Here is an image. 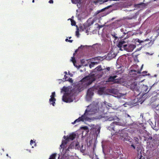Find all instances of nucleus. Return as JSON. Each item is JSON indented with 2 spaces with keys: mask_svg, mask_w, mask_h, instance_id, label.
Wrapping results in <instances>:
<instances>
[{
  "mask_svg": "<svg viewBox=\"0 0 159 159\" xmlns=\"http://www.w3.org/2000/svg\"><path fill=\"white\" fill-rule=\"evenodd\" d=\"M97 111V110L95 109L94 110L93 112L91 113V112H92V111H91V109H90L89 110L86 109L84 115H82L81 117H79L78 119H76L72 123L75 124L76 122H79L81 121H84V120H88V117L86 116L87 115L94 114L96 113Z\"/></svg>",
  "mask_w": 159,
  "mask_h": 159,
  "instance_id": "20e7f679",
  "label": "nucleus"
},
{
  "mask_svg": "<svg viewBox=\"0 0 159 159\" xmlns=\"http://www.w3.org/2000/svg\"><path fill=\"white\" fill-rule=\"evenodd\" d=\"M62 100L63 101L66 102H70L73 101V99L70 97L65 95L63 96Z\"/></svg>",
  "mask_w": 159,
  "mask_h": 159,
  "instance_id": "f8f14e48",
  "label": "nucleus"
},
{
  "mask_svg": "<svg viewBox=\"0 0 159 159\" xmlns=\"http://www.w3.org/2000/svg\"><path fill=\"white\" fill-rule=\"evenodd\" d=\"M113 5V4H112V5H110L109 6H108L107 7H106V8L107 9L109 8L110 7H112Z\"/></svg>",
  "mask_w": 159,
  "mask_h": 159,
  "instance_id": "c9c22d12",
  "label": "nucleus"
},
{
  "mask_svg": "<svg viewBox=\"0 0 159 159\" xmlns=\"http://www.w3.org/2000/svg\"><path fill=\"white\" fill-rule=\"evenodd\" d=\"M113 5V4H112V5H110L109 6H108L107 7H106V8L107 9L109 8L110 7H112Z\"/></svg>",
  "mask_w": 159,
  "mask_h": 159,
  "instance_id": "e433bc0d",
  "label": "nucleus"
},
{
  "mask_svg": "<svg viewBox=\"0 0 159 159\" xmlns=\"http://www.w3.org/2000/svg\"><path fill=\"white\" fill-rule=\"evenodd\" d=\"M93 23V21H92L91 22H89V20L88 21L87 23L86 24H85L83 25L84 28L82 30H84H84L87 29V28L91 25H92Z\"/></svg>",
  "mask_w": 159,
  "mask_h": 159,
  "instance_id": "dca6fc26",
  "label": "nucleus"
},
{
  "mask_svg": "<svg viewBox=\"0 0 159 159\" xmlns=\"http://www.w3.org/2000/svg\"><path fill=\"white\" fill-rule=\"evenodd\" d=\"M98 26H99V28H100L102 27V25H99Z\"/></svg>",
  "mask_w": 159,
  "mask_h": 159,
  "instance_id": "de8ad7c7",
  "label": "nucleus"
},
{
  "mask_svg": "<svg viewBox=\"0 0 159 159\" xmlns=\"http://www.w3.org/2000/svg\"><path fill=\"white\" fill-rule=\"evenodd\" d=\"M153 107L156 108L157 110H159V99H156L154 103L153 104Z\"/></svg>",
  "mask_w": 159,
  "mask_h": 159,
  "instance_id": "f3484780",
  "label": "nucleus"
},
{
  "mask_svg": "<svg viewBox=\"0 0 159 159\" xmlns=\"http://www.w3.org/2000/svg\"><path fill=\"white\" fill-rule=\"evenodd\" d=\"M84 47V46H83V45H81V46H80V47H79V48H80L81 47Z\"/></svg>",
  "mask_w": 159,
  "mask_h": 159,
  "instance_id": "603ef678",
  "label": "nucleus"
},
{
  "mask_svg": "<svg viewBox=\"0 0 159 159\" xmlns=\"http://www.w3.org/2000/svg\"><path fill=\"white\" fill-rule=\"evenodd\" d=\"M75 142L73 141L72 143H71L70 144L68 148L66 149V152H68L69 151H70V149H73L75 147Z\"/></svg>",
  "mask_w": 159,
  "mask_h": 159,
  "instance_id": "2eb2a0df",
  "label": "nucleus"
},
{
  "mask_svg": "<svg viewBox=\"0 0 159 159\" xmlns=\"http://www.w3.org/2000/svg\"><path fill=\"white\" fill-rule=\"evenodd\" d=\"M34 2V0H32V2L33 3V2Z\"/></svg>",
  "mask_w": 159,
  "mask_h": 159,
  "instance_id": "864d4df0",
  "label": "nucleus"
},
{
  "mask_svg": "<svg viewBox=\"0 0 159 159\" xmlns=\"http://www.w3.org/2000/svg\"><path fill=\"white\" fill-rule=\"evenodd\" d=\"M95 80L94 75H88L83 78L80 80L79 83L77 85V89L79 92H81L87 86L92 84Z\"/></svg>",
  "mask_w": 159,
  "mask_h": 159,
  "instance_id": "f257e3e1",
  "label": "nucleus"
},
{
  "mask_svg": "<svg viewBox=\"0 0 159 159\" xmlns=\"http://www.w3.org/2000/svg\"><path fill=\"white\" fill-rule=\"evenodd\" d=\"M130 88L135 93V92H137L138 95H141L143 96L148 92L147 91L148 87L144 85H141L140 86H139L137 83H134L131 84Z\"/></svg>",
  "mask_w": 159,
  "mask_h": 159,
  "instance_id": "f03ea898",
  "label": "nucleus"
},
{
  "mask_svg": "<svg viewBox=\"0 0 159 159\" xmlns=\"http://www.w3.org/2000/svg\"><path fill=\"white\" fill-rule=\"evenodd\" d=\"M134 139L135 140V142L136 143H138V141L139 140L138 139L137 137H135L134 138Z\"/></svg>",
  "mask_w": 159,
  "mask_h": 159,
  "instance_id": "2f4dec72",
  "label": "nucleus"
},
{
  "mask_svg": "<svg viewBox=\"0 0 159 159\" xmlns=\"http://www.w3.org/2000/svg\"><path fill=\"white\" fill-rule=\"evenodd\" d=\"M135 43L137 45L140 44L143 46H148V44L151 43V40L149 39H147L143 40H140L138 39H135L134 40Z\"/></svg>",
  "mask_w": 159,
  "mask_h": 159,
  "instance_id": "423d86ee",
  "label": "nucleus"
},
{
  "mask_svg": "<svg viewBox=\"0 0 159 159\" xmlns=\"http://www.w3.org/2000/svg\"><path fill=\"white\" fill-rule=\"evenodd\" d=\"M49 2L50 3H53V0H50L49 1Z\"/></svg>",
  "mask_w": 159,
  "mask_h": 159,
  "instance_id": "58836bf2",
  "label": "nucleus"
},
{
  "mask_svg": "<svg viewBox=\"0 0 159 159\" xmlns=\"http://www.w3.org/2000/svg\"><path fill=\"white\" fill-rule=\"evenodd\" d=\"M149 90H150V89H149V90L148 91H149Z\"/></svg>",
  "mask_w": 159,
  "mask_h": 159,
  "instance_id": "bf43d9fd",
  "label": "nucleus"
},
{
  "mask_svg": "<svg viewBox=\"0 0 159 159\" xmlns=\"http://www.w3.org/2000/svg\"><path fill=\"white\" fill-rule=\"evenodd\" d=\"M70 20L71 22V25L72 26H75L76 25L75 22L72 19H70Z\"/></svg>",
  "mask_w": 159,
  "mask_h": 159,
  "instance_id": "bb28decb",
  "label": "nucleus"
},
{
  "mask_svg": "<svg viewBox=\"0 0 159 159\" xmlns=\"http://www.w3.org/2000/svg\"><path fill=\"white\" fill-rule=\"evenodd\" d=\"M74 142H75V149H76V148L78 149L79 147V143L77 141H74Z\"/></svg>",
  "mask_w": 159,
  "mask_h": 159,
  "instance_id": "b1692460",
  "label": "nucleus"
},
{
  "mask_svg": "<svg viewBox=\"0 0 159 159\" xmlns=\"http://www.w3.org/2000/svg\"><path fill=\"white\" fill-rule=\"evenodd\" d=\"M95 69L99 71L103 70L101 66H98V67L95 68Z\"/></svg>",
  "mask_w": 159,
  "mask_h": 159,
  "instance_id": "393cba45",
  "label": "nucleus"
},
{
  "mask_svg": "<svg viewBox=\"0 0 159 159\" xmlns=\"http://www.w3.org/2000/svg\"><path fill=\"white\" fill-rule=\"evenodd\" d=\"M110 67H107L106 69H103V72L105 74H106L109 71H110Z\"/></svg>",
  "mask_w": 159,
  "mask_h": 159,
  "instance_id": "412c9836",
  "label": "nucleus"
},
{
  "mask_svg": "<svg viewBox=\"0 0 159 159\" xmlns=\"http://www.w3.org/2000/svg\"><path fill=\"white\" fill-rule=\"evenodd\" d=\"M83 128L84 129L86 130V129H87L88 127L87 126H84V127H83Z\"/></svg>",
  "mask_w": 159,
  "mask_h": 159,
  "instance_id": "ea45409f",
  "label": "nucleus"
},
{
  "mask_svg": "<svg viewBox=\"0 0 159 159\" xmlns=\"http://www.w3.org/2000/svg\"><path fill=\"white\" fill-rule=\"evenodd\" d=\"M63 138L65 139V140H62L61 144L60 146V147L61 148H62L63 150L66 149V148L67 147V144L69 142V140L68 139L67 136H64Z\"/></svg>",
  "mask_w": 159,
  "mask_h": 159,
  "instance_id": "0eeeda50",
  "label": "nucleus"
},
{
  "mask_svg": "<svg viewBox=\"0 0 159 159\" xmlns=\"http://www.w3.org/2000/svg\"><path fill=\"white\" fill-rule=\"evenodd\" d=\"M79 34H79V31L78 30L76 31V36H77V37H79Z\"/></svg>",
  "mask_w": 159,
  "mask_h": 159,
  "instance_id": "473e14b6",
  "label": "nucleus"
},
{
  "mask_svg": "<svg viewBox=\"0 0 159 159\" xmlns=\"http://www.w3.org/2000/svg\"><path fill=\"white\" fill-rule=\"evenodd\" d=\"M68 40L67 39H66V40H66V41H68V40Z\"/></svg>",
  "mask_w": 159,
  "mask_h": 159,
  "instance_id": "8fccbe9b",
  "label": "nucleus"
},
{
  "mask_svg": "<svg viewBox=\"0 0 159 159\" xmlns=\"http://www.w3.org/2000/svg\"><path fill=\"white\" fill-rule=\"evenodd\" d=\"M137 157L138 159H149V157H148L146 155H142L141 152L139 153H138Z\"/></svg>",
  "mask_w": 159,
  "mask_h": 159,
  "instance_id": "4468645a",
  "label": "nucleus"
},
{
  "mask_svg": "<svg viewBox=\"0 0 159 159\" xmlns=\"http://www.w3.org/2000/svg\"><path fill=\"white\" fill-rule=\"evenodd\" d=\"M114 37L115 39H117L118 37L117 36H115Z\"/></svg>",
  "mask_w": 159,
  "mask_h": 159,
  "instance_id": "49530a36",
  "label": "nucleus"
},
{
  "mask_svg": "<svg viewBox=\"0 0 159 159\" xmlns=\"http://www.w3.org/2000/svg\"><path fill=\"white\" fill-rule=\"evenodd\" d=\"M81 27H82V26H81V27H80V28H81Z\"/></svg>",
  "mask_w": 159,
  "mask_h": 159,
  "instance_id": "13d9d810",
  "label": "nucleus"
},
{
  "mask_svg": "<svg viewBox=\"0 0 159 159\" xmlns=\"http://www.w3.org/2000/svg\"><path fill=\"white\" fill-rule=\"evenodd\" d=\"M7 156H8V154H7Z\"/></svg>",
  "mask_w": 159,
  "mask_h": 159,
  "instance_id": "4d7b16f0",
  "label": "nucleus"
},
{
  "mask_svg": "<svg viewBox=\"0 0 159 159\" xmlns=\"http://www.w3.org/2000/svg\"><path fill=\"white\" fill-rule=\"evenodd\" d=\"M72 0V2L73 3H75V2H74L73 1V0Z\"/></svg>",
  "mask_w": 159,
  "mask_h": 159,
  "instance_id": "3c124183",
  "label": "nucleus"
},
{
  "mask_svg": "<svg viewBox=\"0 0 159 159\" xmlns=\"http://www.w3.org/2000/svg\"><path fill=\"white\" fill-rule=\"evenodd\" d=\"M56 154H53L51 155L49 159H55Z\"/></svg>",
  "mask_w": 159,
  "mask_h": 159,
  "instance_id": "4be33fe9",
  "label": "nucleus"
},
{
  "mask_svg": "<svg viewBox=\"0 0 159 159\" xmlns=\"http://www.w3.org/2000/svg\"><path fill=\"white\" fill-rule=\"evenodd\" d=\"M117 77V75L110 76L107 81L108 82H113L114 83H120L118 79H115Z\"/></svg>",
  "mask_w": 159,
  "mask_h": 159,
  "instance_id": "1a4fd4ad",
  "label": "nucleus"
},
{
  "mask_svg": "<svg viewBox=\"0 0 159 159\" xmlns=\"http://www.w3.org/2000/svg\"><path fill=\"white\" fill-rule=\"evenodd\" d=\"M71 38V37H69V39H70Z\"/></svg>",
  "mask_w": 159,
  "mask_h": 159,
  "instance_id": "6e6d98bb",
  "label": "nucleus"
},
{
  "mask_svg": "<svg viewBox=\"0 0 159 159\" xmlns=\"http://www.w3.org/2000/svg\"><path fill=\"white\" fill-rule=\"evenodd\" d=\"M67 81H69V82H70L71 83H72L73 82V80L72 79V78H69Z\"/></svg>",
  "mask_w": 159,
  "mask_h": 159,
  "instance_id": "7c9ffc66",
  "label": "nucleus"
},
{
  "mask_svg": "<svg viewBox=\"0 0 159 159\" xmlns=\"http://www.w3.org/2000/svg\"><path fill=\"white\" fill-rule=\"evenodd\" d=\"M71 61L73 63L74 65H75V63L76 62V61L75 60V58L74 57H72V59L71 60Z\"/></svg>",
  "mask_w": 159,
  "mask_h": 159,
  "instance_id": "c85d7f7f",
  "label": "nucleus"
},
{
  "mask_svg": "<svg viewBox=\"0 0 159 159\" xmlns=\"http://www.w3.org/2000/svg\"><path fill=\"white\" fill-rule=\"evenodd\" d=\"M131 146L134 149H135V147L133 144H132Z\"/></svg>",
  "mask_w": 159,
  "mask_h": 159,
  "instance_id": "a19ab883",
  "label": "nucleus"
},
{
  "mask_svg": "<svg viewBox=\"0 0 159 159\" xmlns=\"http://www.w3.org/2000/svg\"><path fill=\"white\" fill-rule=\"evenodd\" d=\"M148 140H152V137L151 136H149L148 138Z\"/></svg>",
  "mask_w": 159,
  "mask_h": 159,
  "instance_id": "4c0bfd02",
  "label": "nucleus"
},
{
  "mask_svg": "<svg viewBox=\"0 0 159 159\" xmlns=\"http://www.w3.org/2000/svg\"><path fill=\"white\" fill-rule=\"evenodd\" d=\"M147 73V72L146 71H144L142 72V73L143 74H145Z\"/></svg>",
  "mask_w": 159,
  "mask_h": 159,
  "instance_id": "79ce46f5",
  "label": "nucleus"
},
{
  "mask_svg": "<svg viewBox=\"0 0 159 159\" xmlns=\"http://www.w3.org/2000/svg\"><path fill=\"white\" fill-rule=\"evenodd\" d=\"M154 85H155V84H154L152 85V87H153V86H154Z\"/></svg>",
  "mask_w": 159,
  "mask_h": 159,
  "instance_id": "5fc2aeb1",
  "label": "nucleus"
},
{
  "mask_svg": "<svg viewBox=\"0 0 159 159\" xmlns=\"http://www.w3.org/2000/svg\"><path fill=\"white\" fill-rule=\"evenodd\" d=\"M125 43L126 42L125 41L123 40L121 41L118 43L117 46L119 48H120V50H123V49H122V48L124 49V45H127L125 44Z\"/></svg>",
  "mask_w": 159,
  "mask_h": 159,
  "instance_id": "9b49d317",
  "label": "nucleus"
},
{
  "mask_svg": "<svg viewBox=\"0 0 159 159\" xmlns=\"http://www.w3.org/2000/svg\"><path fill=\"white\" fill-rule=\"evenodd\" d=\"M120 0H96L94 1V3L95 4H97L98 3H99L100 4H102L104 3L107 2L108 1H119Z\"/></svg>",
  "mask_w": 159,
  "mask_h": 159,
  "instance_id": "ddd939ff",
  "label": "nucleus"
},
{
  "mask_svg": "<svg viewBox=\"0 0 159 159\" xmlns=\"http://www.w3.org/2000/svg\"><path fill=\"white\" fill-rule=\"evenodd\" d=\"M95 63L94 62H91V64H90L89 65V66L90 68L94 66V65H95Z\"/></svg>",
  "mask_w": 159,
  "mask_h": 159,
  "instance_id": "cd10ccee",
  "label": "nucleus"
},
{
  "mask_svg": "<svg viewBox=\"0 0 159 159\" xmlns=\"http://www.w3.org/2000/svg\"><path fill=\"white\" fill-rule=\"evenodd\" d=\"M76 136V134L74 133H72L71 134H70L69 136H67L68 139L69 140H73L75 138Z\"/></svg>",
  "mask_w": 159,
  "mask_h": 159,
  "instance_id": "a211bd4d",
  "label": "nucleus"
},
{
  "mask_svg": "<svg viewBox=\"0 0 159 159\" xmlns=\"http://www.w3.org/2000/svg\"><path fill=\"white\" fill-rule=\"evenodd\" d=\"M135 45L132 44L124 45V50L129 52H132L135 48Z\"/></svg>",
  "mask_w": 159,
  "mask_h": 159,
  "instance_id": "6e6552de",
  "label": "nucleus"
},
{
  "mask_svg": "<svg viewBox=\"0 0 159 159\" xmlns=\"http://www.w3.org/2000/svg\"><path fill=\"white\" fill-rule=\"evenodd\" d=\"M143 65L142 66L141 69L140 70H131L130 72L134 74L133 72H134V74H140L141 71L143 67Z\"/></svg>",
  "mask_w": 159,
  "mask_h": 159,
  "instance_id": "aec40b11",
  "label": "nucleus"
},
{
  "mask_svg": "<svg viewBox=\"0 0 159 159\" xmlns=\"http://www.w3.org/2000/svg\"><path fill=\"white\" fill-rule=\"evenodd\" d=\"M115 89H112L111 90V92L112 93H113L115 91Z\"/></svg>",
  "mask_w": 159,
  "mask_h": 159,
  "instance_id": "c03bdc74",
  "label": "nucleus"
},
{
  "mask_svg": "<svg viewBox=\"0 0 159 159\" xmlns=\"http://www.w3.org/2000/svg\"><path fill=\"white\" fill-rule=\"evenodd\" d=\"M64 73L65 74V75H66L67 74V72L66 71H65Z\"/></svg>",
  "mask_w": 159,
  "mask_h": 159,
  "instance_id": "09e8293b",
  "label": "nucleus"
},
{
  "mask_svg": "<svg viewBox=\"0 0 159 159\" xmlns=\"http://www.w3.org/2000/svg\"><path fill=\"white\" fill-rule=\"evenodd\" d=\"M100 130V128L99 127L95 131V133L97 134V135L99 133Z\"/></svg>",
  "mask_w": 159,
  "mask_h": 159,
  "instance_id": "5701e85b",
  "label": "nucleus"
},
{
  "mask_svg": "<svg viewBox=\"0 0 159 159\" xmlns=\"http://www.w3.org/2000/svg\"><path fill=\"white\" fill-rule=\"evenodd\" d=\"M121 123L118 122H113L111 123L110 125L108 127V129L110 131L113 130L116 134H122L124 131L125 129H122L120 125Z\"/></svg>",
  "mask_w": 159,
  "mask_h": 159,
  "instance_id": "7ed1b4c3",
  "label": "nucleus"
},
{
  "mask_svg": "<svg viewBox=\"0 0 159 159\" xmlns=\"http://www.w3.org/2000/svg\"><path fill=\"white\" fill-rule=\"evenodd\" d=\"M55 95V92H52L50 96L51 98L49 99V102L50 104H52L54 106H55V101H56V98H54Z\"/></svg>",
  "mask_w": 159,
  "mask_h": 159,
  "instance_id": "9d476101",
  "label": "nucleus"
},
{
  "mask_svg": "<svg viewBox=\"0 0 159 159\" xmlns=\"http://www.w3.org/2000/svg\"><path fill=\"white\" fill-rule=\"evenodd\" d=\"M30 143L31 145H32L33 143H35L34 145H36V143H35V142L33 141L32 140H31L30 141Z\"/></svg>",
  "mask_w": 159,
  "mask_h": 159,
  "instance_id": "f704fd0d",
  "label": "nucleus"
},
{
  "mask_svg": "<svg viewBox=\"0 0 159 159\" xmlns=\"http://www.w3.org/2000/svg\"><path fill=\"white\" fill-rule=\"evenodd\" d=\"M106 9H107V8H106V7H105V8H103V9H102L101 10V11H104V10H105Z\"/></svg>",
  "mask_w": 159,
  "mask_h": 159,
  "instance_id": "37998d69",
  "label": "nucleus"
},
{
  "mask_svg": "<svg viewBox=\"0 0 159 159\" xmlns=\"http://www.w3.org/2000/svg\"><path fill=\"white\" fill-rule=\"evenodd\" d=\"M116 112H108L104 114L103 117L105 118L106 120L111 121L116 120L118 121L119 119L116 116Z\"/></svg>",
  "mask_w": 159,
  "mask_h": 159,
  "instance_id": "39448f33",
  "label": "nucleus"
},
{
  "mask_svg": "<svg viewBox=\"0 0 159 159\" xmlns=\"http://www.w3.org/2000/svg\"><path fill=\"white\" fill-rule=\"evenodd\" d=\"M87 96L89 97H91L93 95V93L92 89H88L87 93Z\"/></svg>",
  "mask_w": 159,
  "mask_h": 159,
  "instance_id": "6ab92c4d",
  "label": "nucleus"
},
{
  "mask_svg": "<svg viewBox=\"0 0 159 159\" xmlns=\"http://www.w3.org/2000/svg\"><path fill=\"white\" fill-rule=\"evenodd\" d=\"M68 78H69L68 77L66 76V75H64V79L65 80V81H68Z\"/></svg>",
  "mask_w": 159,
  "mask_h": 159,
  "instance_id": "72a5a7b5",
  "label": "nucleus"
},
{
  "mask_svg": "<svg viewBox=\"0 0 159 159\" xmlns=\"http://www.w3.org/2000/svg\"><path fill=\"white\" fill-rule=\"evenodd\" d=\"M121 31L123 32L125 34H127L128 32V31H127L125 29H121Z\"/></svg>",
  "mask_w": 159,
  "mask_h": 159,
  "instance_id": "a878e982",
  "label": "nucleus"
},
{
  "mask_svg": "<svg viewBox=\"0 0 159 159\" xmlns=\"http://www.w3.org/2000/svg\"><path fill=\"white\" fill-rule=\"evenodd\" d=\"M73 41V40H68V42H70V43H72Z\"/></svg>",
  "mask_w": 159,
  "mask_h": 159,
  "instance_id": "a18cd8bd",
  "label": "nucleus"
},
{
  "mask_svg": "<svg viewBox=\"0 0 159 159\" xmlns=\"http://www.w3.org/2000/svg\"><path fill=\"white\" fill-rule=\"evenodd\" d=\"M97 159H99L98 158H97Z\"/></svg>",
  "mask_w": 159,
  "mask_h": 159,
  "instance_id": "052dcab7",
  "label": "nucleus"
},
{
  "mask_svg": "<svg viewBox=\"0 0 159 159\" xmlns=\"http://www.w3.org/2000/svg\"><path fill=\"white\" fill-rule=\"evenodd\" d=\"M138 6H142V7H145V4L143 2H141L137 5Z\"/></svg>",
  "mask_w": 159,
  "mask_h": 159,
  "instance_id": "c756f323",
  "label": "nucleus"
}]
</instances>
